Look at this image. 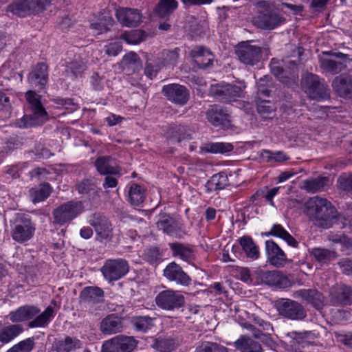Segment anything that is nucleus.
<instances>
[{
	"label": "nucleus",
	"mask_w": 352,
	"mask_h": 352,
	"mask_svg": "<svg viewBox=\"0 0 352 352\" xmlns=\"http://www.w3.org/2000/svg\"><path fill=\"white\" fill-rule=\"evenodd\" d=\"M34 346V338H28L13 345L7 352H31Z\"/></svg>",
	"instance_id": "obj_56"
},
{
	"label": "nucleus",
	"mask_w": 352,
	"mask_h": 352,
	"mask_svg": "<svg viewBox=\"0 0 352 352\" xmlns=\"http://www.w3.org/2000/svg\"><path fill=\"white\" fill-rule=\"evenodd\" d=\"M35 225L25 214H16L11 225L10 235L13 241L23 243L30 240L35 232Z\"/></svg>",
	"instance_id": "obj_5"
},
{
	"label": "nucleus",
	"mask_w": 352,
	"mask_h": 352,
	"mask_svg": "<svg viewBox=\"0 0 352 352\" xmlns=\"http://www.w3.org/2000/svg\"><path fill=\"white\" fill-rule=\"evenodd\" d=\"M168 245L173 257L178 258L188 263H191L195 261V254L191 245L180 242H173L169 243Z\"/></svg>",
	"instance_id": "obj_27"
},
{
	"label": "nucleus",
	"mask_w": 352,
	"mask_h": 352,
	"mask_svg": "<svg viewBox=\"0 0 352 352\" xmlns=\"http://www.w3.org/2000/svg\"><path fill=\"white\" fill-rule=\"evenodd\" d=\"M128 200L133 206H140L144 201V189L137 184H133L128 192Z\"/></svg>",
	"instance_id": "obj_46"
},
{
	"label": "nucleus",
	"mask_w": 352,
	"mask_h": 352,
	"mask_svg": "<svg viewBox=\"0 0 352 352\" xmlns=\"http://www.w3.org/2000/svg\"><path fill=\"white\" fill-rule=\"evenodd\" d=\"M195 352H228V349L219 343L204 341L196 347Z\"/></svg>",
	"instance_id": "obj_55"
},
{
	"label": "nucleus",
	"mask_w": 352,
	"mask_h": 352,
	"mask_svg": "<svg viewBox=\"0 0 352 352\" xmlns=\"http://www.w3.org/2000/svg\"><path fill=\"white\" fill-rule=\"evenodd\" d=\"M156 224L160 230H162L163 232L168 235L176 238H180L182 236L181 224L169 214H160Z\"/></svg>",
	"instance_id": "obj_24"
},
{
	"label": "nucleus",
	"mask_w": 352,
	"mask_h": 352,
	"mask_svg": "<svg viewBox=\"0 0 352 352\" xmlns=\"http://www.w3.org/2000/svg\"><path fill=\"white\" fill-rule=\"evenodd\" d=\"M328 182L329 179L325 177L311 178L304 181L303 188L308 192L315 193L324 190Z\"/></svg>",
	"instance_id": "obj_47"
},
{
	"label": "nucleus",
	"mask_w": 352,
	"mask_h": 352,
	"mask_svg": "<svg viewBox=\"0 0 352 352\" xmlns=\"http://www.w3.org/2000/svg\"><path fill=\"white\" fill-rule=\"evenodd\" d=\"M164 276L170 281L182 286H188L191 283V278L183 270L176 262L170 263L164 270Z\"/></svg>",
	"instance_id": "obj_20"
},
{
	"label": "nucleus",
	"mask_w": 352,
	"mask_h": 352,
	"mask_svg": "<svg viewBox=\"0 0 352 352\" xmlns=\"http://www.w3.org/2000/svg\"><path fill=\"white\" fill-rule=\"evenodd\" d=\"M297 296L311 305L316 309H321L324 305L323 294L315 289H300L296 292Z\"/></svg>",
	"instance_id": "obj_29"
},
{
	"label": "nucleus",
	"mask_w": 352,
	"mask_h": 352,
	"mask_svg": "<svg viewBox=\"0 0 352 352\" xmlns=\"http://www.w3.org/2000/svg\"><path fill=\"white\" fill-rule=\"evenodd\" d=\"M33 15L43 12L51 3V0H28Z\"/></svg>",
	"instance_id": "obj_59"
},
{
	"label": "nucleus",
	"mask_w": 352,
	"mask_h": 352,
	"mask_svg": "<svg viewBox=\"0 0 352 352\" xmlns=\"http://www.w3.org/2000/svg\"><path fill=\"white\" fill-rule=\"evenodd\" d=\"M94 165L97 171L102 175H119L121 170L117 160L110 155L98 157Z\"/></svg>",
	"instance_id": "obj_23"
},
{
	"label": "nucleus",
	"mask_w": 352,
	"mask_h": 352,
	"mask_svg": "<svg viewBox=\"0 0 352 352\" xmlns=\"http://www.w3.org/2000/svg\"><path fill=\"white\" fill-rule=\"evenodd\" d=\"M162 254L159 248L151 247L144 253L145 259L149 263H153L160 259Z\"/></svg>",
	"instance_id": "obj_62"
},
{
	"label": "nucleus",
	"mask_w": 352,
	"mask_h": 352,
	"mask_svg": "<svg viewBox=\"0 0 352 352\" xmlns=\"http://www.w3.org/2000/svg\"><path fill=\"white\" fill-rule=\"evenodd\" d=\"M54 309L49 306L47 309L40 314L39 315H36V318L30 321L28 324L29 327L34 328V327H43L48 324L50 321L51 318L53 316Z\"/></svg>",
	"instance_id": "obj_50"
},
{
	"label": "nucleus",
	"mask_w": 352,
	"mask_h": 352,
	"mask_svg": "<svg viewBox=\"0 0 352 352\" xmlns=\"http://www.w3.org/2000/svg\"><path fill=\"white\" fill-rule=\"evenodd\" d=\"M162 92L168 100L181 106L186 104L190 99L187 87L177 83L163 86Z\"/></svg>",
	"instance_id": "obj_16"
},
{
	"label": "nucleus",
	"mask_w": 352,
	"mask_h": 352,
	"mask_svg": "<svg viewBox=\"0 0 352 352\" xmlns=\"http://www.w3.org/2000/svg\"><path fill=\"white\" fill-rule=\"evenodd\" d=\"M179 346L178 342L173 338H152L150 346L157 352H172Z\"/></svg>",
	"instance_id": "obj_37"
},
{
	"label": "nucleus",
	"mask_w": 352,
	"mask_h": 352,
	"mask_svg": "<svg viewBox=\"0 0 352 352\" xmlns=\"http://www.w3.org/2000/svg\"><path fill=\"white\" fill-rule=\"evenodd\" d=\"M265 234L279 237L285 241L289 245L294 248H297L298 245V242L280 224L274 225L271 230Z\"/></svg>",
	"instance_id": "obj_43"
},
{
	"label": "nucleus",
	"mask_w": 352,
	"mask_h": 352,
	"mask_svg": "<svg viewBox=\"0 0 352 352\" xmlns=\"http://www.w3.org/2000/svg\"><path fill=\"white\" fill-rule=\"evenodd\" d=\"M265 250L267 259L272 265L279 267L286 263V254L272 240H268L265 242Z\"/></svg>",
	"instance_id": "obj_28"
},
{
	"label": "nucleus",
	"mask_w": 352,
	"mask_h": 352,
	"mask_svg": "<svg viewBox=\"0 0 352 352\" xmlns=\"http://www.w3.org/2000/svg\"><path fill=\"white\" fill-rule=\"evenodd\" d=\"M209 122L215 126H226L230 124V115L227 111L218 106H212L206 113Z\"/></svg>",
	"instance_id": "obj_31"
},
{
	"label": "nucleus",
	"mask_w": 352,
	"mask_h": 352,
	"mask_svg": "<svg viewBox=\"0 0 352 352\" xmlns=\"http://www.w3.org/2000/svg\"><path fill=\"white\" fill-rule=\"evenodd\" d=\"M28 79L32 85L40 86L43 88L47 84L48 80L47 65L44 63H37L29 74Z\"/></svg>",
	"instance_id": "obj_30"
},
{
	"label": "nucleus",
	"mask_w": 352,
	"mask_h": 352,
	"mask_svg": "<svg viewBox=\"0 0 352 352\" xmlns=\"http://www.w3.org/2000/svg\"><path fill=\"white\" fill-rule=\"evenodd\" d=\"M84 209L82 201L71 200L65 202L53 210V223L60 226H64L80 215Z\"/></svg>",
	"instance_id": "obj_6"
},
{
	"label": "nucleus",
	"mask_w": 352,
	"mask_h": 352,
	"mask_svg": "<svg viewBox=\"0 0 352 352\" xmlns=\"http://www.w3.org/2000/svg\"><path fill=\"white\" fill-rule=\"evenodd\" d=\"M305 207V213L309 219L315 226L324 229L331 228L341 217L331 201L318 196L310 198Z\"/></svg>",
	"instance_id": "obj_1"
},
{
	"label": "nucleus",
	"mask_w": 352,
	"mask_h": 352,
	"mask_svg": "<svg viewBox=\"0 0 352 352\" xmlns=\"http://www.w3.org/2000/svg\"><path fill=\"white\" fill-rule=\"evenodd\" d=\"M147 36L145 31L141 30H133L122 33L120 38L129 44L136 45L142 41Z\"/></svg>",
	"instance_id": "obj_52"
},
{
	"label": "nucleus",
	"mask_w": 352,
	"mask_h": 352,
	"mask_svg": "<svg viewBox=\"0 0 352 352\" xmlns=\"http://www.w3.org/2000/svg\"><path fill=\"white\" fill-rule=\"evenodd\" d=\"M178 48L173 50H164L159 54L157 60L162 65V67L168 65L175 64L179 58Z\"/></svg>",
	"instance_id": "obj_51"
},
{
	"label": "nucleus",
	"mask_w": 352,
	"mask_h": 352,
	"mask_svg": "<svg viewBox=\"0 0 352 352\" xmlns=\"http://www.w3.org/2000/svg\"><path fill=\"white\" fill-rule=\"evenodd\" d=\"M82 342L78 338L69 336L56 340L52 345L56 352H72L82 348Z\"/></svg>",
	"instance_id": "obj_32"
},
{
	"label": "nucleus",
	"mask_w": 352,
	"mask_h": 352,
	"mask_svg": "<svg viewBox=\"0 0 352 352\" xmlns=\"http://www.w3.org/2000/svg\"><path fill=\"white\" fill-rule=\"evenodd\" d=\"M337 187L340 190L352 195V173L341 175L338 178Z\"/></svg>",
	"instance_id": "obj_58"
},
{
	"label": "nucleus",
	"mask_w": 352,
	"mask_h": 352,
	"mask_svg": "<svg viewBox=\"0 0 352 352\" xmlns=\"http://www.w3.org/2000/svg\"><path fill=\"white\" fill-rule=\"evenodd\" d=\"M155 319L148 316H138L131 317L130 322L135 331L145 333L155 326Z\"/></svg>",
	"instance_id": "obj_38"
},
{
	"label": "nucleus",
	"mask_w": 352,
	"mask_h": 352,
	"mask_svg": "<svg viewBox=\"0 0 352 352\" xmlns=\"http://www.w3.org/2000/svg\"><path fill=\"white\" fill-rule=\"evenodd\" d=\"M229 185V180L227 175L221 172L214 175L206 184L208 192L216 191L225 188Z\"/></svg>",
	"instance_id": "obj_42"
},
{
	"label": "nucleus",
	"mask_w": 352,
	"mask_h": 352,
	"mask_svg": "<svg viewBox=\"0 0 352 352\" xmlns=\"http://www.w3.org/2000/svg\"><path fill=\"white\" fill-rule=\"evenodd\" d=\"M190 56L199 69H206L211 67L214 59L213 54L202 46L195 47L190 51Z\"/></svg>",
	"instance_id": "obj_25"
},
{
	"label": "nucleus",
	"mask_w": 352,
	"mask_h": 352,
	"mask_svg": "<svg viewBox=\"0 0 352 352\" xmlns=\"http://www.w3.org/2000/svg\"><path fill=\"white\" fill-rule=\"evenodd\" d=\"M192 131L187 126L182 124H171L166 131V138L177 142L190 139Z\"/></svg>",
	"instance_id": "obj_35"
},
{
	"label": "nucleus",
	"mask_w": 352,
	"mask_h": 352,
	"mask_svg": "<svg viewBox=\"0 0 352 352\" xmlns=\"http://www.w3.org/2000/svg\"><path fill=\"white\" fill-rule=\"evenodd\" d=\"M156 305L162 309L173 311L182 307L185 304L184 296L178 292L166 289L160 292L155 297Z\"/></svg>",
	"instance_id": "obj_12"
},
{
	"label": "nucleus",
	"mask_w": 352,
	"mask_h": 352,
	"mask_svg": "<svg viewBox=\"0 0 352 352\" xmlns=\"http://www.w3.org/2000/svg\"><path fill=\"white\" fill-rule=\"evenodd\" d=\"M104 292L97 286H87L80 292L79 302L85 306H92L104 302Z\"/></svg>",
	"instance_id": "obj_21"
},
{
	"label": "nucleus",
	"mask_w": 352,
	"mask_h": 352,
	"mask_svg": "<svg viewBox=\"0 0 352 352\" xmlns=\"http://www.w3.org/2000/svg\"><path fill=\"white\" fill-rule=\"evenodd\" d=\"M274 111V104L270 100H261L257 103V111L263 119H272Z\"/></svg>",
	"instance_id": "obj_54"
},
{
	"label": "nucleus",
	"mask_w": 352,
	"mask_h": 352,
	"mask_svg": "<svg viewBox=\"0 0 352 352\" xmlns=\"http://www.w3.org/2000/svg\"><path fill=\"white\" fill-rule=\"evenodd\" d=\"M129 270L128 262L122 258L107 259L100 269L104 278L109 282L120 279Z\"/></svg>",
	"instance_id": "obj_11"
},
{
	"label": "nucleus",
	"mask_w": 352,
	"mask_h": 352,
	"mask_svg": "<svg viewBox=\"0 0 352 352\" xmlns=\"http://www.w3.org/2000/svg\"><path fill=\"white\" fill-rule=\"evenodd\" d=\"M239 242L248 258L253 260L258 258L260 255L258 247L250 236L241 237Z\"/></svg>",
	"instance_id": "obj_40"
},
{
	"label": "nucleus",
	"mask_w": 352,
	"mask_h": 352,
	"mask_svg": "<svg viewBox=\"0 0 352 352\" xmlns=\"http://www.w3.org/2000/svg\"><path fill=\"white\" fill-rule=\"evenodd\" d=\"M86 68V65L82 60H74L67 65L65 74L67 76L74 79L81 77Z\"/></svg>",
	"instance_id": "obj_49"
},
{
	"label": "nucleus",
	"mask_w": 352,
	"mask_h": 352,
	"mask_svg": "<svg viewBox=\"0 0 352 352\" xmlns=\"http://www.w3.org/2000/svg\"><path fill=\"white\" fill-rule=\"evenodd\" d=\"M203 149L212 153L224 154L233 150V146L226 142H211L206 144Z\"/></svg>",
	"instance_id": "obj_53"
},
{
	"label": "nucleus",
	"mask_w": 352,
	"mask_h": 352,
	"mask_svg": "<svg viewBox=\"0 0 352 352\" xmlns=\"http://www.w3.org/2000/svg\"><path fill=\"white\" fill-rule=\"evenodd\" d=\"M162 67V65H160L157 59L155 62V65H153L148 60L146 63L144 74L149 78L153 79L157 76V72L161 69Z\"/></svg>",
	"instance_id": "obj_60"
},
{
	"label": "nucleus",
	"mask_w": 352,
	"mask_h": 352,
	"mask_svg": "<svg viewBox=\"0 0 352 352\" xmlns=\"http://www.w3.org/2000/svg\"><path fill=\"white\" fill-rule=\"evenodd\" d=\"M302 87L310 99L324 100L330 98V89L316 74H307L302 79Z\"/></svg>",
	"instance_id": "obj_7"
},
{
	"label": "nucleus",
	"mask_w": 352,
	"mask_h": 352,
	"mask_svg": "<svg viewBox=\"0 0 352 352\" xmlns=\"http://www.w3.org/2000/svg\"><path fill=\"white\" fill-rule=\"evenodd\" d=\"M256 278L258 283H264L276 288H287L291 285L289 278L277 270H258L256 272Z\"/></svg>",
	"instance_id": "obj_14"
},
{
	"label": "nucleus",
	"mask_w": 352,
	"mask_h": 352,
	"mask_svg": "<svg viewBox=\"0 0 352 352\" xmlns=\"http://www.w3.org/2000/svg\"><path fill=\"white\" fill-rule=\"evenodd\" d=\"M89 223L91 226L98 236L102 239L112 237V226L109 219L102 214L95 212L90 216Z\"/></svg>",
	"instance_id": "obj_19"
},
{
	"label": "nucleus",
	"mask_w": 352,
	"mask_h": 352,
	"mask_svg": "<svg viewBox=\"0 0 352 352\" xmlns=\"http://www.w3.org/2000/svg\"><path fill=\"white\" fill-rule=\"evenodd\" d=\"M11 108L10 96L6 90L0 89V110H8Z\"/></svg>",
	"instance_id": "obj_63"
},
{
	"label": "nucleus",
	"mask_w": 352,
	"mask_h": 352,
	"mask_svg": "<svg viewBox=\"0 0 352 352\" xmlns=\"http://www.w3.org/2000/svg\"><path fill=\"white\" fill-rule=\"evenodd\" d=\"M258 12L252 18L254 25L263 30H272L283 24L286 19L279 14L272 2L261 1L257 3Z\"/></svg>",
	"instance_id": "obj_2"
},
{
	"label": "nucleus",
	"mask_w": 352,
	"mask_h": 352,
	"mask_svg": "<svg viewBox=\"0 0 352 352\" xmlns=\"http://www.w3.org/2000/svg\"><path fill=\"white\" fill-rule=\"evenodd\" d=\"M52 188L48 183L41 184L37 187L29 190V195L32 201L36 204L45 200L51 194Z\"/></svg>",
	"instance_id": "obj_39"
},
{
	"label": "nucleus",
	"mask_w": 352,
	"mask_h": 352,
	"mask_svg": "<svg viewBox=\"0 0 352 352\" xmlns=\"http://www.w3.org/2000/svg\"><path fill=\"white\" fill-rule=\"evenodd\" d=\"M333 91L340 98L352 99V76L341 74L332 81Z\"/></svg>",
	"instance_id": "obj_22"
},
{
	"label": "nucleus",
	"mask_w": 352,
	"mask_h": 352,
	"mask_svg": "<svg viewBox=\"0 0 352 352\" xmlns=\"http://www.w3.org/2000/svg\"><path fill=\"white\" fill-rule=\"evenodd\" d=\"M116 16L118 22L125 27H138L142 22V15L136 8L121 7L116 10Z\"/></svg>",
	"instance_id": "obj_17"
},
{
	"label": "nucleus",
	"mask_w": 352,
	"mask_h": 352,
	"mask_svg": "<svg viewBox=\"0 0 352 352\" xmlns=\"http://www.w3.org/2000/svg\"><path fill=\"white\" fill-rule=\"evenodd\" d=\"M322 55L329 56L319 57L320 67L324 72L335 75L340 73L346 67V54L328 51L323 52Z\"/></svg>",
	"instance_id": "obj_9"
},
{
	"label": "nucleus",
	"mask_w": 352,
	"mask_h": 352,
	"mask_svg": "<svg viewBox=\"0 0 352 352\" xmlns=\"http://www.w3.org/2000/svg\"><path fill=\"white\" fill-rule=\"evenodd\" d=\"M23 329L20 324H11L0 329V342L7 344L17 337Z\"/></svg>",
	"instance_id": "obj_44"
},
{
	"label": "nucleus",
	"mask_w": 352,
	"mask_h": 352,
	"mask_svg": "<svg viewBox=\"0 0 352 352\" xmlns=\"http://www.w3.org/2000/svg\"><path fill=\"white\" fill-rule=\"evenodd\" d=\"M245 85L217 84L211 86L210 94L222 102H231L243 97Z\"/></svg>",
	"instance_id": "obj_8"
},
{
	"label": "nucleus",
	"mask_w": 352,
	"mask_h": 352,
	"mask_svg": "<svg viewBox=\"0 0 352 352\" xmlns=\"http://www.w3.org/2000/svg\"><path fill=\"white\" fill-rule=\"evenodd\" d=\"M276 308L279 315L288 319L301 320L307 316L303 306L290 299H281L277 302Z\"/></svg>",
	"instance_id": "obj_15"
},
{
	"label": "nucleus",
	"mask_w": 352,
	"mask_h": 352,
	"mask_svg": "<svg viewBox=\"0 0 352 352\" xmlns=\"http://www.w3.org/2000/svg\"><path fill=\"white\" fill-rule=\"evenodd\" d=\"M124 69L129 72H138L142 67V63L139 56L133 52H131L126 54L122 60Z\"/></svg>",
	"instance_id": "obj_41"
},
{
	"label": "nucleus",
	"mask_w": 352,
	"mask_h": 352,
	"mask_svg": "<svg viewBox=\"0 0 352 352\" xmlns=\"http://www.w3.org/2000/svg\"><path fill=\"white\" fill-rule=\"evenodd\" d=\"M331 302L333 305H350L352 303V289L342 285L331 292Z\"/></svg>",
	"instance_id": "obj_33"
},
{
	"label": "nucleus",
	"mask_w": 352,
	"mask_h": 352,
	"mask_svg": "<svg viewBox=\"0 0 352 352\" xmlns=\"http://www.w3.org/2000/svg\"><path fill=\"white\" fill-rule=\"evenodd\" d=\"M239 60L245 65L253 66L261 59L262 50L260 47L251 45V41H243L235 50Z\"/></svg>",
	"instance_id": "obj_13"
},
{
	"label": "nucleus",
	"mask_w": 352,
	"mask_h": 352,
	"mask_svg": "<svg viewBox=\"0 0 352 352\" xmlns=\"http://www.w3.org/2000/svg\"><path fill=\"white\" fill-rule=\"evenodd\" d=\"M270 67L272 74L282 83L288 86L297 83L298 68L296 60L279 61L273 58Z\"/></svg>",
	"instance_id": "obj_4"
},
{
	"label": "nucleus",
	"mask_w": 352,
	"mask_h": 352,
	"mask_svg": "<svg viewBox=\"0 0 352 352\" xmlns=\"http://www.w3.org/2000/svg\"><path fill=\"white\" fill-rule=\"evenodd\" d=\"M138 341L133 336L118 335L104 342L102 352H132L137 347Z\"/></svg>",
	"instance_id": "obj_10"
},
{
	"label": "nucleus",
	"mask_w": 352,
	"mask_h": 352,
	"mask_svg": "<svg viewBox=\"0 0 352 352\" xmlns=\"http://www.w3.org/2000/svg\"><path fill=\"white\" fill-rule=\"evenodd\" d=\"M311 254L317 261L322 263H327L335 257L333 252L323 248H314Z\"/></svg>",
	"instance_id": "obj_57"
},
{
	"label": "nucleus",
	"mask_w": 352,
	"mask_h": 352,
	"mask_svg": "<svg viewBox=\"0 0 352 352\" xmlns=\"http://www.w3.org/2000/svg\"><path fill=\"white\" fill-rule=\"evenodd\" d=\"M122 318L111 314L104 318L100 324V330L104 335H112L122 332Z\"/></svg>",
	"instance_id": "obj_26"
},
{
	"label": "nucleus",
	"mask_w": 352,
	"mask_h": 352,
	"mask_svg": "<svg viewBox=\"0 0 352 352\" xmlns=\"http://www.w3.org/2000/svg\"><path fill=\"white\" fill-rule=\"evenodd\" d=\"M6 10L20 17L32 14L28 0H15L7 7Z\"/></svg>",
	"instance_id": "obj_45"
},
{
	"label": "nucleus",
	"mask_w": 352,
	"mask_h": 352,
	"mask_svg": "<svg viewBox=\"0 0 352 352\" xmlns=\"http://www.w3.org/2000/svg\"><path fill=\"white\" fill-rule=\"evenodd\" d=\"M233 345L241 352H263L261 344L247 336H241Z\"/></svg>",
	"instance_id": "obj_36"
},
{
	"label": "nucleus",
	"mask_w": 352,
	"mask_h": 352,
	"mask_svg": "<svg viewBox=\"0 0 352 352\" xmlns=\"http://www.w3.org/2000/svg\"><path fill=\"white\" fill-rule=\"evenodd\" d=\"M40 312L39 309L34 306L25 305L19 307L9 314L10 320L13 322H23L35 317Z\"/></svg>",
	"instance_id": "obj_34"
},
{
	"label": "nucleus",
	"mask_w": 352,
	"mask_h": 352,
	"mask_svg": "<svg viewBox=\"0 0 352 352\" xmlns=\"http://www.w3.org/2000/svg\"><path fill=\"white\" fill-rule=\"evenodd\" d=\"M175 0H160L155 8V12L160 18H166L177 8Z\"/></svg>",
	"instance_id": "obj_48"
},
{
	"label": "nucleus",
	"mask_w": 352,
	"mask_h": 352,
	"mask_svg": "<svg viewBox=\"0 0 352 352\" xmlns=\"http://www.w3.org/2000/svg\"><path fill=\"white\" fill-rule=\"evenodd\" d=\"M287 336L294 339H315L319 336V333L314 331H305L302 332L292 331L288 333Z\"/></svg>",
	"instance_id": "obj_61"
},
{
	"label": "nucleus",
	"mask_w": 352,
	"mask_h": 352,
	"mask_svg": "<svg viewBox=\"0 0 352 352\" xmlns=\"http://www.w3.org/2000/svg\"><path fill=\"white\" fill-rule=\"evenodd\" d=\"M25 97L30 104L32 114L24 116L19 122V127L28 128L45 123L48 119L47 113L40 100L37 98L36 93L33 91H28Z\"/></svg>",
	"instance_id": "obj_3"
},
{
	"label": "nucleus",
	"mask_w": 352,
	"mask_h": 352,
	"mask_svg": "<svg viewBox=\"0 0 352 352\" xmlns=\"http://www.w3.org/2000/svg\"><path fill=\"white\" fill-rule=\"evenodd\" d=\"M338 341L347 347L352 349V332H348L345 334H336Z\"/></svg>",
	"instance_id": "obj_64"
},
{
	"label": "nucleus",
	"mask_w": 352,
	"mask_h": 352,
	"mask_svg": "<svg viewBox=\"0 0 352 352\" xmlns=\"http://www.w3.org/2000/svg\"><path fill=\"white\" fill-rule=\"evenodd\" d=\"M79 194L87 195L91 206L97 208L100 203V188L94 179H84L76 186Z\"/></svg>",
	"instance_id": "obj_18"
}]
</instances>
